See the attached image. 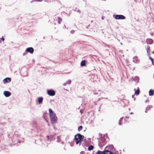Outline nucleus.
I'll return each mask as SVG.
<instances>
[{
	"label": "nucleus",
	"instance_id": "nucleus-1",
	"mask_svg": "<svg viewBox=\"0 0 154 154\" xmlns=\"http://www.w3.org/2000/svg\"><path fill=\"white\" fill-rule=\"evenodd\" d=\"M83 138V136L80 134L79 133L75 135V139L76 141V144H78L79 143L80 144L81 143V141Z\"/></svg>",
	"mask_w": 154,
	"mask_h": 154
},
{
	"label": "nucleus",
	"instance_id": "nucleus-2",
	"mask_svg": "<svg viewBox=\"0 0 154 154\" xmlns=\"http://www.w3.org/2000/svg\"><path fill=\"white\" fill-rule=\"evenodd\" d=\"M51 123L52 124H54L57 122V117L56 116V114L50 117Z\"/></svg>",
	"mask_w": 154,
	"mask_h": 154
},
{
	"label": "nucleus",
	"instance_id": "nucleus-3",
	"mask_svg": "<svg viewBox=\"0 0 154 154\" xmlns=\"http://www.w3.org/2000/svg\"><path fill=\"white\" fill-rule=\"evenodd\" d=\"M115 18L117 20L125 19V17L124 16L121 15H116Z\"/></svg>",
	"mask_w": 154,
	"mask_h": 154
},
{
	"label": "nucleus",
	"instance_id": "nucleus-4",
	"mask_svg": "<svg viewBox=\"0 0 154 154\" xmlns=\"http://www.w3.org/2000/svg\"><path fill=\"white\" fill-rule=\"evenodd\" d=\"M106 142L104 138H102L100 141V145L101 146H103L105 145L106 143Z\"/></svg>",
	"mask_w": 154,
	"mask_h": 154
},
{
	"label": "nucleus",
	"instance_id": "nucleus-5",
	"mask_svg": "<svg viewBox=\"0 0 154 154\" xmlns=\"http://www.w3.org/2000/svg\"><path fill=\"white\" fill-rule=\"evenodd\" d=\"M47 94L50 96H53L55 95V91L52 90H48Z\"/></svg>",
	"mask_w": 154,
	"mask_h": 154
},
{
	"label": "nucleus",
	"instance_id": "nucleus-6",
	"mask_svg": "<svg viewBox=\"0 0 154 154\" xmlns=\"http://www.w3.org/2000/svg\"><path fill=\"white\" fill-rule=\"evenodd\" d=\"M109 147L107 146L106 147L105 150L103 151V154H113L110 151L106 149H108Z\"/></svg>",
	"mask_w": 154,
	"mask_h": 154
},
{
	"label": "nucleus",
	"instance_id": "nucleus-7",
	"mask_svg": "<svg viewBox=\"0 0 154 154\" xmlns=\"http://www.w3.org/2000/svg\"><path fill=\"white\" fill-rule=\"evenodd\" d=\"M26 51L32 54L33 52L34 49L32 48L29 47L26 48Z\"/></svg>",
	"mask_w": 154,
	"mask_h": 154
},
{
	"label": "nucleus",
	"instance_id": "nucleus-8",
	"mask_svg": "<svg viewBox=\"0 0 154 154\" xmlns=\"http://www.w3.org/2000/svg\"><path fill=\"white\" fill-rule=\"evenodd\" d=\"M4 95L6 97H8L11 95V93L9 91H5L4 92Z\"/></svg>",
	"mask_w": 154,
	"mask_h": 154
},
{
	"label": "nucleus",
	"instance_id": "nucleus-9",
	"mask_svg": "<svg viewBox=\"0 0 154 154\" xmlns=\"http://www.w3.org/2000/svg\"><path fill=\"white\" fill-rule=\"evenodd\" d=\"M11 78H7L3 80V82L4 83H5L6 82H11Z\"/></svg>",
	"mask_w": 154,
	"mask_h": 154
},
{
	"label": "nucleus",
	"instance_id": "nucleus-10",
	"mask_svg": "<svg viewBox=\"0 0 154 154\" xmlns=\"http://www.w3.org/2000/svg\"><path fill=\"white\" fill-rule=\"evenodd\" d=\"M49 117L56 114L55 113L53 112L52 110L51 109H49Z\"/></svg>",
	"mask_w": 154,
	"mask_h": 154
},
{
	"label": "nucleus",
	"instance_id": "nucleus-11",
	"mask_svg": "<svg viewBox=\"0 0 154 154\" xmlns=\"http://www.w3.org/2000/svg\"><path fill=\"white\" fill-rule=\"evenodd\" d=\"M43 100V98L42 97H40L38 98V103H42Z\"/></svg>",
	"mask_w": 154,
	"mask_h": 154
},
{
	"label": "nucleus",
	"instance_id": "nucleus-12",
	"mask_svg": "<svg viewBox=\"0 0 154 154\" xmlns=\"http://www.w3.org/2000/svg\"><path fill=\"white\" fill-rule=\"evenodd\" d=\"M154 95V91L152 90H150L149 91V96H152Z\"/></svg>",
	"mask_w": 154,
	"mask_h": 154
},
{
	"label": "nucleus",
	"instance_id": "nucleus-13",
	"mask_svg": "<svg viewBox=\"0 0 154 154\" xmlns=\"http://www.w3.org/2000/svg\"><path fill=\"white\" fill-rule=\"evenodd\" d=\"M140 92V91L139 88H138V89L136 90L135 92V94L136 95H138Z\"/></svg>",
	"mask_w": 154,
	"mask_h": 154
},
{
	"label": "nucleus",
	"instance_id": "nucleus-14",
	"mask_svg": "<svg viewBox=\"0 0 154 154\" xmlns=\"http://www.w3.org/2000/svg\"><path fill=\"white\" fill-rule=\"evenodd\" d=\"M71 82V81L70 80H69L67 81H66L65 83L63 84V85L64 86H66L67 84H70Z\"/></svg>",
	"mask_w": 154,
	"mask_h": 154
},
{
	"label": "nucleus",
	"instance_id": "nucleus-15",
	"mask_svg": "<svg viewBox=\"0 0 154 154\" xmlns=\"http://www.w3.org/2000/svg\"><path fill=\"white\" fill-rule=\"evenodd\" d=\"M86 60H82L81 63V65L82 66H85L86 64L85 63Z\"/></svg>",
	"mask_w": 154,
	"mask_h": 154
},
{
	"label": "nucleus",
	"instance_id": "nucleus-16",
	"mask_svg": "<svg viewBox=\"0 0 154 154\" xmlns=\"http://www.w3.org/2000/svg\"><path fill=\"white\" fill-rule=\"evenodd\" d=\"M94 147L92 145H91L89 146L88 148V149L89 151H91L93 149Z\"/></svg>",
	"mask_w": 154,
	"mask_h": 154
},
{
	"label": "nucleus",
	"instance_id": "nucleus-17",
	"mask_svg": "<svg viewBox=\"0 0 154 154\" xmlns=\"http://www.w3.org/2000/svg\"><path fill=\"white\" fill-rule=\"evenodd\" d=\"M56 18H55V20H57V19H58L59 20H60L58 22V23L59 24H60V21H61L62 20V19L60 17H57L56 19H55Z\"/></svg>",
	"mask_w": 154,
	"mask_h": 154
},
{
	"label": "nucleus",
	"instance_id": "nucleus-18",
	"mask_svg": "<svg viewBox=\"0 0 154 154\" xmlns=\"http://www.w3.org/2000/svg\"><path fill=\"white\" fill-rule=\"evenodd\" d=\"M149 58L151 60V62H152V64L153 65H154V61H153V60H154L152 58H151L150 56H149Z\"/></svg>",
	"mask_w": 154,
	"mask_h": 154
},
{
	"label": "nucleus",
	"instance_id": "nucleus-19",
	"mask_svg": "<svg viewBox=\"0 0 154 154\" xmlns=\"http://www.w3.org/2000/svg\"><path fill=\"white\" fill-rule=\"evenodd\" d=\"M96 154H103V151L101 152L100 151H98L96 152Z\"/></svg>",
	"mask_w": 154,
	"mask_h": 154
},
{
	"label": "nucleus",
	"instance_id": "nucleus-20",
	"mask_svg": "<svg viewBox=\"0 0 154 154\" xmlns=\"http://www.w3.org/2000/svg\"><path fill=\"white\" fill-rule=\"evenodd\" d=\"M122 119H123V118H122L119 120V124L120 125H122V123L121 122H122Z\"/></svg>",
	"mask_w": 154,
	"mask_h": 154
},
{
	"label": "nucleus",
	"instance_id": "nucleus-21",
	"mask_svg": "<svg viewBox=\"0 0 154 154\" xmlns=\"http://www.w3.org/2000/svg\"><path fill=\"white\" fill-rule=\"evenodd\" d=\"M82 126H80L78 128V130L79 131H80L82 129Z\"/></svg>",
	"mask_w": 154,
	"mask_h": 154
},
{
	"label": "nucleus",
	"instance_id": "nucleus-22",
	"mask_svg": "<svg viewBox=\"0 0 154 154\" xmlns=\"http://www.w3.org/2000/svg\"><path fill=\"white\" fill-rule=\"evenodd\" d=\"M149 50H150V47L149 46H148L147 47V52H149Z\"/></svg>",
	"mask_w": 154,
	"mask_h": 154
},
{
	"label": "nucleus",
	"instance_id": "nucleus-23",
	"mask_svg": "<svg viewBox=\"0 0 154 154\" xmlns=\"http://www.w3.org/2000/svg\"><path fill=\"white\" fill-rule=\"evenodd\" d=\"M152 107L151 106H147L146 109V110H149L150 109V108H151Z\"/></svg>",
	"mask_w": 154,
	"mask_h": 154
},
{
	"label": "nucleus",
	"instance_id": "nucleus-24",
	"mask_svg": "<svg viewBox=\"0 0 154 154\" xmlns=\"http://www.w3.org/2000/svg\"><path fill=\"white\" fill-rule=\"evenodd\" d=\"M148 41H149L150 42H151L150 44L152 43L153 42V41L151 39H149L148 40Z\"/></svg>",
	"mask_w": 154,
	"mask_h": 154
},
{
	"label": "nucleus",
	"instance_id": "nucleus-25",
	"mask_svg": "<svg viewBox=\"0 0 154 154\" xmlns=\"http://www.w3.org/2000/svg\"><path fill=\"white\" fill-rule=\"evenodd\" d=\"M85 153V152L83 151L81 152L80 153V154H84Z\"/></svg>",
	"mask_w": 154,
	"mask_h": 154
},
{
	"label": "nucleus",
	"instance_id": "nucleus-26",
	"mask_svg": "<svg viewBox=\"0 0 154 154\" xmlns=\"http://www.w3.org/2000/svg\"><path fill=\"white\" fill-rule=\"evenodd\" d=\"M1 39L3 41H4L5 40V39L3 37H2Z\"/></svg>",
	"mask_w": 154,
	"mask_h": 154
},
{
	"label": "nucleus",
	"instance_id": "nucleus-27",
	"mask_svg": "<svg viewBox=\"0 0 154 154\" xmlns=\"http://www.w3.org/2000/svg\"><path fill=\"white\" fill-rule=\"evenodd\" d=\"M35 1H38V2H41L42 1V0H35Z\"/></svg>",
	"mask_w": 154,
	"mask_h": 154
},
{
	"label": "nucleus",
	"instance_id": "nucleus-28",
	"mask_svg": "<svg viewBox=\"0 0 154 154\" xmlns=\"http://www.w3.org/2000/svg\"><path fill=\"white\" fill-rule=\"evenodd\" d=\"M78 12H79V13H80V11L79 10L78 11Z\"/></svg>",
	"mask_w": 154,
	"mask_h": 154
},
{
	"label": "nucleus",
	"instance_id": "nucleus-29",
	"mask_svg": "<svg viewBox=\"0 0 154 154\" xmlns=\"http://www.w3.org/2000/svg\"><path fill=\"white\" fill-rule=\"evenodd\" d=\"M152 53L153 54H154V51H153L152 52Z\"/></svg>",
	"mask_w": 154,
	"mask_h": 154
},
{
	"label": "nucleus",
	"instance_id": "nucleus-30",
	"mask_svg": "<svg viewBox=\"0 0 154 154\" xmlns=\"http://www.w3.org/2000/svg\"><path fill=\"white\" fill-rule=\"evenodd\" d=\"M90 154L89 153H87L86 154Z\"/></svg>",
	"mask_w": 154,
	"mask_h": 154
},
{
	"label": "nucleus",
	"instance_id": "nucleus-31",
	"mask_svg": "<svg viewBox=\"0 0 154 154\" xmlns=\"http://www.w3.org/2000/svg\"><path fill=\"white\" fill-rule=\"evenodd\" d=\"M47 0H44V1H45V2H46Z\"/></svg>",
	"mask_w": 154,
	"mask_h": 154
},
{
	"label": "nucleus",
	"instance_id": "nucleus-32",
	"mask_svg": "<svg viewBox=\"0 0 154 154\" xmlns=\"http://www.w3.org/2000/svg\"><path fill=\"white\" fill-rule=\"evenodd\" d=\"M145 112L146 113L147 112V111H145Z\"/></svg>",
	"mask_w": 154,
	"mask_h": 154
}]
</instances>
